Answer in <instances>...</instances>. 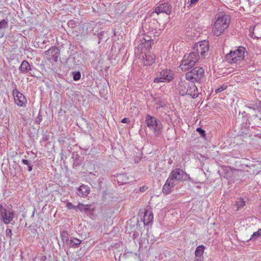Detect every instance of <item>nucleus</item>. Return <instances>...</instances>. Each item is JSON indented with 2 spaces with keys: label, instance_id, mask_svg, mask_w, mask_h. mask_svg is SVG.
Returning a JSON list of instances; mask_svg holds the SVG:
<instances>
[{
  "label": "nucleus",
  "instance_id": "nucleus-10",
  "mask_svg": "<svg viewBox=\"0 0 261 261\" xmlns=\"http://www.w3.org/2000/svg\"><path fill=\"white\" fill-rule=\"evenodd\" d=\"M13 94L14 96L15 102L18 106L22 107L27 102V99L24 96L20 93L18 90H14Z\"/></svg>",
  "mask_w": 261,
  "mask_h": 261
},
{
  "label": "nucleus",
  "instance_id": "nucleus-32",
  "mask_svg": "<svg viewBox=\"0 0 261 261\" xmlns=\"http://www.w3.org/2000/svg\"><path fill=\"white\" fill-rule=\"evenodd\" d=\"M226 88V86L223 85L222 87H221L220 88L216 89L215 92H216V93H219V92H220L221 91H223Z\"/></svg>",
  "mask_w": 261,
  "mask_h": 261
},
{
  "label": "nucleus",
  "instance_id": "nucleus-22",
  "mask_svg": "<svg viewBox=\"0 0 261 261\" xmlns=\"http://www.w3.org/2000/svg\"><path fill=\"white\" fill-rule=\"evenodd\" d=\"M61 237L62 241L67 244L69 240L68 233L66 231H63L61 233Z\"/></svg>",
  "mask_w": 261,
  "mask_h": 261
},
{
  "label": "nucleus",
  "instance_id": "nucleus-29",
  "mask_svg": "<svg viewBox=\"0 0 261 261\" xmlns=\"http://www.w3.org/2000/svg\"><path fill=\"white\" fill-rule=\"evenodd\" d=\"M85 205H86L82 203H79V204L76 206V208H78L81 212H83V210L85 207Z\"/></svg>",
  "mask_w": 261,
  "mask_h": 261
},
{
  "label": "nucleus",
  "instance_id": "nucleus-17",
  "mask_svg": "<svg viewBox=\"0 0 261 261\" xmlns=\"http://www.w3.org/2000/svg\"><path fill=\"white\" fill-rule=\"evenodd\" d=\"M31 69L30 65L28 62L24 60L21 63L19 70L23 73L27 72Z\"/></svg>",
  "mask_w": 261,
  "mask_h": 261
},
{
  "label": "nucleus",
  "instance_id": "nucleus-16",
  "mask_svg": "<svg viewBox=\"0 0 261 261\" xmlns=\"http://www.w3.org/2000/svg\"><path fill=\"white\" fill-rule=\"evenodd\" d=\"M117 180L120 184H127L129 182L128 176L125 174L118 175Z\"/></svg>",
  "mask_w": 261,
  "mask_h": 261
},
{
  "label": "nucleus",
  "instance_id": "nucleus-34",
  "mask_svg": "<svg viewBox=\"0 0 261 261\" xmlns=\"http://www.w3.org/2000/svg\"><path fill=\"white\" fill-rule=\"evenodd\" d=\"M6 233L7 236H9L10 238H11L12 230L11 229L7 228L6 230Z\"/></svg>",
  "mask_w": 261,
  "mask_h": 261
},
{
  "label": "nucleus",
  "instance_id": "nucleus-27",
  "mask_svg": "<svg viewBox=\"0 0 261 261\" xmlns=\"http://www.w3.org/2000/svg\"><path fill=\"white\" fill-rule=\"evenodd\" d=\"M142 43L143 44L144 47L148 48L151 47V42L149 40L144 39V42Z\"/></svg>",
  "mask_w": 261,
  "mask_h": 261
},
{
  "label": "nucleus",
  "instance_id": "nucleus-36",
  "mask_svg": "<svg viewBox=\"0 0 261 261\" xmlns=\"http://www.w3.org/2000/svg\"><path fill=\"white\" fill-rule=\"evenodd\" d=\"M194 261H204L203 257H196L195 256Z\"/></svg>",
  "mask_w": 261,
  "mask_h": 261
},
{
  "label": "nucleus",
  "instance_id": "nucleus-3",
  "mask_svg": "<svg viewBox=\"0 0 261 261\" xmlns=\"http://www.w3.org/2000/svg\"><path fill=\"white\" fill-rule=\"evenodd\" d=\"M199 58V56L197 55L194 51L185 55L179 66L180 68L183 71L190 69L195 65Z\"/></svg>",
  "mask_w": 261,
  "mask_h": 261
},
{
  "label": "nucleus",
  "instance_id": "nucleus-9",
  "mask_svg": "<svg viewBox=\"0 0 261 261\" xmlns=\"http://www.w3.org/2000/svg\"><path fill=\"white\" fill-rule=\"evenodd\" d=\"M180 94L181 95H189L192 98H195L198 95V90L195 84L192 82L190 84H188V89H184L183 88H181V90H180Z\"/></svg>",
  "mask_w": 261,
  "mask_h": 261
},
{
  "label": "nucleus",
  "instance_id": "nucleus-13",
  "mask_svg": "<svg viewBox=\"0 0 261 261\" xmlns=\"http://www.w3.org/2000/svg\"><path fill=\"white\" fill-rule=\"evenodd\" d=\"M90 192V189L88 186L82 185L79 188L77 194L80 197H86L89 194Z\"/></svg>",
  "mask_w": 261,
  "mask_h": 261
},
{
  "label": "nucleus",
  "instance_id": "nucleus-19",
  "mask_svg": "<svg viewBox=\"0 0 261 261\" xmlns=\"http://www.w3.org/2000/svg\"><path fill=\"white\" fill-rule=\"evenodd\" d=\"M205 247L203 245H200L198 246L195 252V256L196 257H203V253L204 251Z\"/></svg>",
  "mask_w": 261,
  "mask_h": 261
},
{
  "label": "nucleus",
  "instance_id": "nucleus-31",
  "mask_svg": "<svg viewBox=\"0 0 261 261\" xmlns=\"http://www.w3.org/2000/svg\"><path fill=\"white\" fill-rule=\"evenodd\" d=\"M57 50V49L55 47H51L48 50H47L45 53L46 54H52L53 52H56Z\"/></svg>",
  "mask_w": 261,
  "mask_h": 261
},
{
  "label": "nucleus",
  "instance_id": "nucleus-5",
  "mask_svg": "<svg viewBox=\"0 0 261 261\" xmlns=\"http://www.w3.org/2000/svg\"><path fill=\"white\" fill-rule=\"evenodd\" d=\"M194 52L202 58H204L209 50L208 42L206 40L196 43L193 47Z\"/></svg>",
  "mask_w": 261,
  "mask_h": 261
},
{
  "label": "nucleus",
  "instance_id": "nucleus-14",
  "mask_svg": "<svg viewBox=\"0 0 261 261\" xmlns=\"http://www.w3.org/2000/svg\"><path fill=\"white\" fill-rule=\"evenodd\" d=\"M153 218V214L150 208H147L144 214L143 222L145 225H148Z\"/></svg>",
  "mask_w": 261,
  "mask_h": 261
},
{
  "label": "nucleus",
  "instance_id": "nucleus-11",
  "mask_svg": "<svg viewBox=\"0 0 261 261\" xmlns=\"http://www.w3.org/2000/svg\"><path fill=\"white\" fill-rule=\"evenodd\" d=\"M176 184L177 183L174 180H173L171 177L169 176L166 182L163 186V192L165 194H169L171 191V189L175 186Z\"/></svg>",
  "mask_w": 261,
  "mask_h": 261
},
{
  "label": "nucleus",
  "instance_id": "nucleus-33",
  "mask_svg": "<svg viewBox=\"0 0 261 261\" xmlns=\"http://www.w3.org/2000/svg\"><path fill=\"white\" fill-rule=\"evenodd\" d=\"M6 211L7 210L5 208H4L1 204H0V218L5 213Z\"/></svg>",
  "mask_w": 261,
  "mask_h": 261
},
{
  "label": "nucleus",
  "instance_id": "nucleus-2",
  "mask_svg": "<svg viewBox=\"0 0 261 261\" xmlns=\"http://www.w3.org/2000/svg\"><path fill=\"white\" fill-rule=\"evenodd\" d=\"M246 54V49L243 47H239L234 51H231L226 55V59L231 64H239L243 61Z\"/></svg>",
  "mask_w": 261,
  "mask_h": 261
},
{
  "label": "nucleus",
  "instance_id": "nucleus-35",
  "mask_svg": "<svg viewBox=\"0 0 261 261\" xmlns=\"http://www.w3.org/2000/svg\"><path fill=\"white\" fill-rule=\"evenodd\" d=\"M196 131L199 132L201 136H204L205 132L201 128H197L196 129Z\"/></svg>",
  "mask_w": 261,
  "mask_h": 261
},
{
  "label": "nucleus",
  "instance_id": "nucleus-20",
  "mask_svg": "<svg viewBox=\"0 0 261 261\" xmlns=\"http://www.w3.org/2000/svg\"><path fill=\"white\" fill-rule=\"evenodd\" d=\"M82 241L79 239L76 238L71 239L69 240L68 242H67V245H68L70 247H75L78 245H80Z\"/></svg>",
  "mask_w": 261,
  "mask_h": 261
},
{
  "label": "nucleus",
  "instance_id": "nucleus-6",
  "mask_svg": "<svg viewBox=\"0 0 261 261\" xmlns=\"http://www.w3.org/2000/svg\"><path fill=\"white\" fill-rule=\"evenodd\" d=\"M174 78L173 72L168 69L163 70L159 75L154 79L153 82L154 83H159L161 82H169Z\"/></svg>",
  "mask_w": 261,
  "mask_h": 261
},
{
  "label": "nucleus",
  "instance_id": "nucleus-37",
  "mask_svg": "<svg viewBox=\"0 0 261 261\" xmlns=\"http://www.w3.org/2000/svg\"><path fill=\"white\" fill-rule=\"evenodd\" d=\"M129 122V120L128 118H123L122 120H121V122L122 123H127Z\"/></svg>",
  "mask_w": 261,
  "mask_h": 261
},
{
  "label": "nucleus",
  "instance_id": "nucleus-21",
  "mask_svg": "<svg viewBox=\"0 0 261 261\" xmlns=\"http://www.w3.org/2000/svg\"><path fill=\"white\" fill-rule=\"evenodd\" d=\"M91 205L90 204H86L83 210V212H84L88 215H91L93 214L94 208H91Z\"/></svg>",
  "mask_w": 261,
  "mask_h": 261
},
{
  "label": "nucleus",
  "instance_id": "nucleus-12",
  "mask_svg": "<svg viewBox=\"0 0 261 261\" xmlns=\"http://www.w3.org/2000/svg\"><path fill=\"white\" fill-rule=\"evenodd\" d=\"M14 217V212L12 211H6L5 213L1 217V219L2 220V221L6 224H8L9 223H12L13 224L14 223L12 222L13 221Z\"/></svg>",
  "mask_w": 261,
  "mask_h": 261
},
{
  "label": "nucleus",
  "instance_id": "nucleus-8",
  "mask_svg": "<svg viewBox=\"0 0 261 261\" xmlns=\"http://www.w3.org/2000/svg\"><path fill=\"white\" fill-rule=\"evenodd\" d=\"M169 176L177 183L181 180L186 179L188 175L182 169L177 168L173 170Z\"/></svg>",
  "mask_w": 261,
  "mask_h": 261
},
{
  "label": "nucleus",
  "instance_id": "nucleus-15",
  "mask_svg": "<svg viewBox=\"0 0 261 261\" xmlns=\"http://www.w3.org/2000/svg\"><path fill=\"white\" fill-rule=\"evenodd\" d=\"M142 63L144 66L152 65L154 62V56L153 55H145V57H142Z\"/></svg>",
  "mask_w": 261,
  "mask_h": 261
},
{
  "label": "nucleus",
  "instance_id": "nucleus-26",
  "mask_svg": "<svg viewBox=\"0 0 261 261\" xmlns=\"http://www.w3.org/2000/svg\"><path fill=\"white\" fill-rule=\"evenodd\" d=\"M261 236V229L258 230L257 231L254 232L251 236V238L250 239L251 240L252 238L256 239Z\"/></svg>",
  "mask_w": 261,
  "mask_h": 261
},
{
  "label": "nucleus",
  "instance_id": "nucleus-18",
  "mask_svg": "<svg viewBox=\"0 0 261 261\" xmlns=\"http://www.w3.org/2000/svg\"><path fill=\"white\" fill-rule=\"evenodd\" d=\"M166 7H167L168 8H169V6L167 4H164L163 5H161L160 6L155 8L154 12H155L158 14L162 12H165L166 13L168 14V13L165 9Z\"/></svg>",
  "mask_w": 261,
  "mask_h": 261
},
{
  "label": "nucleus",
  "instance_id": "nucleus-23",
  "mask_svg": "<svg viewBox=\"0 0 261 261\" xmlns=\"http://www.w3.org/2000/svg\"><path fill=\"white\" fill-rule=\"evenodd\" d=\"M245 204V202L242 199H239L236 202V206L237 207V210H239L241 208L243 207Z\"/></svg>",
  "mask_w": 261,
  "mask_h": 261
},
{
  "label": "nucleus",
  "instance_id": "nucleus-25",
  "mask_svg": "<svg viewBox=\"0 0 261 261\" xmlns=\"http://www.w3.org/2000/svg\"><path fill=\"white\" fill-rule=\"evenodd\" d=\"M8 27V22L5 20L0 21V29H5Z\"/></svg>",
  "mask_w": 261,
  "mask_h": 261
},
{
  "label": "nucleus",
  "instance_id": "nucleus-28",
  "mask_svg": "<svg viewBox=\"0 0 261 261\" xmlns=\"http://www.w3.org/2000/svg\"><path fill=\"white\" fill-rule=\"evenodd\" d=\"M81 78V73L80 72L73 73V79L75 81H77Z\"/></svg>",
  "mask_w": 261,
  "mask_h": 261
},
{
  "label": "nucleus",
  "instance_id": "nucleus-24",
  "mask_svg": "<svg viewBox=\"0 0 261 261\" xmlns=\"http://www.w3.org/2000/svg\"><path fill=\"white\" fill-rule=\"evenodd\" d=\"M181 88H183L184 89H188V84L185 83V82H181L180 84V86L179 88V93L180 94V90H181Z\"/></svg>",
  "mask_w": 261,
  "mask_h": 261
},
{
  "label": "nucleus",
  "instance_id": "nucleus-4",
  "mask_svg": "<svg viewBox=\"0 0 261 261\" xmlns=\"http://www.w3.org/2000/svg\"><path fill=\"white\" fill-rule=\"evenodd\" d=\"M147 127L153 131L155 135H158L160 134L162 128V125L160 121L155 117L147 115L145 120Z\"/></svg>",
  "mask_w": 261,
  "mask_h": 261
},
{
  "label": "nucleus",
  "instance_id": "nucleus-38",
  "mask_svg": "<svg viewBox=\"0 0 261 261\" xmlns=\"http://www.w3.org/2000/svg\"><path fill=\"white\" fill-rule=\"evenodd\" d=\"M22 162L23 164L24 165H29V161L27 160H22Z\"/></svg>",
  "mask_w": 261,
  "mask_h": 261
},
{
  "label": "nucleus",
  "instance_id": "nucleus-30",
  "mask_svg": "<svg viewBox=\"0 0 261 261\" xmlns=\"http://www.w3.org/2000/svg\"><path fill=\"white\" fill-rule=\"evenodd\" d=\"M66 207L68 209H72V208L75 209L76 208V206H74L71 202H68L66 203Z\"/></svg>",
  "mask_w": 261,
  "mask_h": 261
},
{
  "label": "nucleus",
  "instance_id": "nucleus-39",
  "mask_svg": "<svg viewBox=\"0 0 261 261\" xmlns=\"http://www.w3.org/2000/svg\"><path fill=\"white\" fill-rule=\"evenodd\" d=\"M147 189V187L145 186H143L140 188V191L141 192H144Z\"/></svg>",
  "mask_w": 261,
  "mask_h": 261
},
{
  "label": "nucleus",
  "instance_id": "nucleus-7",
  "mask_svg": "<svg viewBox=\"0 0 261 261\" xmlns=\"http://www.w3.org/2000/svg\"><path fill=\"white\" fill-rule=\"evenodd\" d=\"M204 74V70L199 67L194 68L186 74L187 80L197 81L200 80Z\"/></svg>",
  "mask_w": 261,
  "mask_h": 261
},
{
  "label": "nucleus",
  "instance_id": "nucleus-41",
  "mask_svg": "<svg viewBox=\"0 0 261 261\" xmlns=\"http://www.w3.org/2000/svg\"><path fill=\"white\" fill-rule=\"evenodd\" d=\"M32 166H31L29 165V171H32Z\"/></svg>",
  "mask_w": 261,
  "mask_h": 261
},
{
  "label": "nucleus",
  "instance_id": "nucleus-1",
  "mask_svg": "<svg viewBox=\"0 0 261 261\" xmlns=\"http://www.w3.org/2000/svg\"><path fill=\"white\" fill-rule=\"evenodd\" d=\"M230 18L228 15L220 13L216 16V20L212 27V33L216 36H220L229 27Z\"/></svg>",
  "mask_w": 261,
  "mask_h": 261
},
{
  "label": "nucleus",
  "instance_id": "nucleus-40",
  "mask_svg": "<svg viewBox=\"0 0 261 261\" xmlns=\"http://www.w3.org/2000/svg\"><path fill=\"white\" fill-rule=\"evenodd\" d=\"M199 0H191V5L196 4Z\"/></svg>",
  "mask_w": 261,
  "mask_h": 261
}]
</instances>
